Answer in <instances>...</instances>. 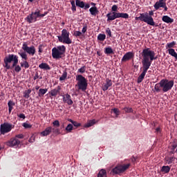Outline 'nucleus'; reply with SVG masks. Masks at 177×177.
Masks as SVG:
<instances>
[{
    "mask_svg": "<svg viewBox=\"0 0 177 177\" xmlns=\"http://www.w3.org/2000/svg\"><path fill=\"white\" fill-rule=\"evenodd\" d=\"M175 159L176 158L174 157H167V158H165L164 160L166 161L167 165H171V164H172V162H174Z\"/></svg>",
    "mask_w": 177,
    "mask_h": 177,
    "instance_id": "nucleus-29",
    "label": "nucleus"
},
{
    "mask_svg": "<svg viewBox=\"0 0 177 177\" xmlns=\"http://www.w3.org/2000/svg\"><path fill=\"white\" fill-rule=\"evenodd\" d=\"M173 86H174V80L162 79L160 80L159 83H157L153 86V92L160 93V91H162V93H167L169 91L172 89Z\"/></svg>",
    "mask_w": 177,
    "mask_h": 177,
    "instance_id": "nucleus-3",
    "label": "nucleus"
},
{
    "mask_svg": "<svg viewBox=\"0 0 177 177\" xmlns=\"http://www.w3.org/2000/svg\"><path fill=\"white\" fill-rule=\"evenodd\" d=\"M50 133H52V131H50V127H48L46 128V129L44 130V131L40 132V136L46 137L49 136Z\"/></svg>",
    "mask_w": 177,
    "mask_h": 177,
    "instance_id": "nucleus-17",
    "label": "nucleus"
},
{
    "mask_svg": "<svg viewBox=\"0 0 177 177\" xmlns=\"http://www.w3.org/2000/svg\"><path fill=\"white\" fill-rule=\"evenodd\" d=\"M60 93H61V86H57V87H55V88L50 90V92H49V94L50 95V96L55 97V96H57Z\"/></svg>",
    "mask_w": 177,
    "mask_h": 177,
    "instance_id": "nucleus-13",
    "label": "nucleus"
},
{
    "mask_svg": "<svg viewBox=\"0 0 177 177\" xmlns=\"http://www.w3.org/2000/svg\"><path fill=\"white\" fill-rule=\"evenodd\" d=\"M17 117H19V118L25 120V115L24 113L17 114Z\"/></svg>",
    "mask_w": 177,
    "mask_h": 177,
    "instance_id": "nucleus-48",
    "label": "nucleus"
},
{
    "mask_svg": "<svg viewBox=\"0 0 177 177\" xmlns=\"http://www.w3.org/2000/svg\"><path fill=\"white\" fill-rule=\"evenodd\" d=\"M106 18H108L106 19V21H108L115 20V17L114 15V12H111L106 14Z\"/></svg>",
    "mask_w": 177,
    "mask_h": 177,
    "instance_id": "nucleus-24",
    "label": "nucleus"
},
{
    "mask_svg": "<svg viewBox=\"0 0 177 177\" xmlns=\"http://www.w3.org/2000/svg\"><path fill=\"white\" fill-rule=\"evenodd\" d=\"M32 14H33V17H36V21H37V19L38 17H39V10H36L35 12H32Z\"/></svg>",
    "mask_w": 177,
    "mask_h": 177,
    "instance_id": "nucleus-42",
    "label": "nucleus"
},
{
    "mask_svg": "<svg viewBox=\"0 0 177 177\" xmlns=\"http://www.w3.org/2000/svg\"><path fill=\"white\" fill-rule=\"evenodd\" d=\"M23 127L25 129H30V128H32V125L28 124L27 123H24Z\"/></svg>",
    "mask_w": 177,
    "mask_h": 177,
    "instance_id": "nucleus-49",
    "label": "nucleus"
},
{
    "mask_svg": "<svg viewBox=\"0 0 177 177\" xmlns=\"http://www.w3.org/2000/svg\"><path fill=\"white\" fill-rule=\"evenodd\" d=\"M47 93V88H40L39 89V92L37 93L39 97H44V95H46Z\"/></svg>",
    "mask_w": 177,
    "mask_h": 177,
    "instance_id": "nucleus-27",
    "label": "nucleus"
},
{
    "mask_svg": "<svg viewBox=\"0 0 177 177\" xmlns=\"http://www.w3.org/2000/svg\"><path fill=\"white\" fill-rule=\"evenodd\" d=\"M167 52L169 53V55L174 57V59H176V60L177 61V53H176V51H174V49L173 48L167 49Z\"/></svg>",
    "mask_w": 177,
    "mask_h": 177,
    "instance_id": "nucleus-26",
    "label": "nucleus"
},
{
    "mask_svg": "<svg viewBox=\"0 0 177 177\" xmlns=\"http://www.w3.org/2000/svg\"><path fill=\"white\" fill-rule=\"evenodd\" d=\"M50 132H53V133L54 134H61V131H59V129L55 127H50Z\"/></svg>",
    "mask_w": 177,
    "mask_h": 177,
    "instance_id": "nucleus-34",
    "label": "nucleus"
},
{
    "mask_svg": "<svg viewBox=\"0 0 177 177\" xmlns=\"http://www.w3.org/2000/svg\"><path fill=\"white\" fill-rule=\"evenodd\" d=\"M84 8L85 10L89 8H90V4L89 3H86L85 4V3H84Z\"/></svg>",
    "mask_w": 177,
    "mask_h": 177,
    "instance_id": "nucleus-57",
    "label": "nucleus"
},
{
    "mask_svg": "<svg viewBox=\"0 0 177 177\" xmlns=\"http://www.w3.org/2000/svg\"><path fill=\"white\" fill-rule=\"evenodd\" d=\"M89 11L91 14L94 16H95L99 12L96 6L91 8Z\"/></svg>",
    "mask_w": 177,
    "mask_h": 177,
    "instance_id": "nucleus-28",
    "label": "nucleus"
},
{
    "mask_svg": "<svg viewBox=\"0 0 177 177\" xmlns=\"http://www.w3.org/2000/svg\"><path fill=\"white\" fill-rule=\"evenodd\" d=\"M30 93H32L30 89L25 91V92H24V97H25V99H28V97H30Z\"/></svg>",
    "mask_w": 177,
    "mask_h": 177,
    "instance_id": "nucleus-32",
    "label": "nucleus"
},
{
    "mask_svg": "<svg viewBox=\"0 0 177 177\" xmlns=\"http://www.w3.org/2000/svg\"><path fill=\"white\" fill-rule=\"evenodd\" d=\"M115 19L120 18V12H113Z\"/></svg>",
    "mask_w": 177,
    "mask_h": 177,
    "instance_id": "nucleus-51",
    "label": "nucleus"
},
{
    "mask_svg": "<svg viewBox=\"0 0 177 177\" xmlns=\"http://www.w3.org/2000/svg\"><path fill=\"white\" fill-rule=\"evenodd\" d=\"M174 48V45H167L166 46V49Z\"/></svg>",
    "mask_w": 177,
    "mask_h": 177,
    "instance_id": "nucleus-60",
    "label": "nucleus"
},
{
    "mask_svg": "<svg viewBox=\"0 0 177 177\" xmlns=\"http://www.w3.org/2000/svg\"><path fill=\"white\" fill-rule=\"evenodd\" d=\"M104 53H105V55H114L115 53L113 51V49L111 47H106L105 49H104Z\"/></svg>",
    "mask_w": 177,
    "mask_h": 177,
    "instance_id": "nucleus-22",
    "label": "nucleus"
},
{
    "mask_svg": "<svg viewBox=\"0 0 177 177\" xmlns=\"http://www.w3.org/2000/svg\"><path fill=\"white\" fill-rule=\"evenodd\" d=\"M162 8H164V11H167V10H168V8L167 7L166 3H165L164 6H162Z\"/></svg>",
    "mask_w": 177,
    "mask_h": 177,
    "instance_id": "nucleus-61",
    "label": "nucleus"
},
{
    "mask_svg": "<svg viewBox=\"0 0 177 177\" xmlns=\"http://www.w3.org/2000/svg\"><path fill=\"white\" fill-rule=\"evenodd\" d=\"M129 167H130V163L123 165H118L111 169V174H113V175H118L120 174L125 172L127 169H129Z\"/></svg>",
    "mask_w": 177,
    "mask_h": 177,
    "instance_id": "nucleus-8",
    "label": "nucleus"
},
{
    "mask_svg": "<svg viewBox=\"0 0 177 177\" xmlns=\"http://www.w3.org/2000/svg\"><path fill=\"white\" fill-rule=\"evenodd\" d=\"M47 14H48V12H45L44 14H40V11H39V17H44Z\"/></svg>",
    "mask_w": 177,
    "mask_h": 177,
    "instance_id": "nucleus-58",
    "label": "nucleus"
},
{
    "mask_svg": "<svg viewBox=\"0 0 177 177\" xmlns=\"http://www.w3.org/2000/svg\"><path fill=\"white\" fill-rule=\"evenodd\" d=\"M86 72V66H82L81 68L77 69V73L81 74L84 73Z\"/></svg>",
    "mask_w": 177,
    "mask_h": 177,
    "instance_id": "nucleus-41",
    "label": "nucleus"
},
{
    "mask_svg": "<svg viewBox=\"0 0 177 177\" xmlns=\"http://www.w3.org/2000/svg\"><path fill=\"white\" fill-rule=\"evenodd\" d=\"M66 53V47L64 46H59L53 48V59H59L62 58Z\"/></svg>",
    "mask_w": 177,
    "mask_h": 177,
    "instance_id": "nucleus-6",
    "label": "nucleus"
},
{
    "mask_svg": "<svg viewBox=\"0 0 177 177\" xmlns=\"http://www.w3.org/2000/svg\"><path fill=\"white\" fill-rule=\"evenodd\" d=\"M87 30H88L87 26H84L83 27V28H82V32H83V34H85V32H86Z\"/></svg>",
    "mask_w": 177,
    "mask_h": 177,
    "instance_id": "nucleus-54",
    "label": "nucleus"
},
{
    "mask_svg": "<svg viewBox=\"0 0 177 177\" xmlns=\"http://www.w3.org/2000/svg\"><path fill=\"white\" fill-rule=\"evenodd\" d=\"M71 10H73V12H75L77 10H76V6H72Z\"/></svg>",
    "mask_w": 177,
    "mask_h": 177,
    "instance_id": "nucleus-59",
    "label": "nucleus"
},
{
    "mask_svg": "<svg viewBox=\"0 0 177 177\" xmlns=\"http://www.w3.org/2000/svg\"><path fill=\"white\" fill-rule=\"evenodd\" d=\"M19 66L27 69L30 66V65H28V62L27 61H24V62H20V65H19Z\"/></svg>",
    "mask_w": 177,
    "mask_h": 177,
    "instance_id": "nucleus-30",
    "label": "nucleus"
},
{
    "mask_svg": "<svg viewBox=\"0 0 177 177\" xmlns=\"http://www.w3.org/2000/svg\"><path fill=\"white\" fill-rule=\"evenodd\" d=\"M176 149H177V145L176 144H173V145H171V150L174 151Z\"/></svg>",
    "mask_w": 177,
    "mask_h": 177,
    "instance_id": "nucleus-53",
    "label": "nucleus"
},
{
    "mask_svg": "<svg viewBox=\"0 0 177 177\" xmlns=\"http://www.w3.org/2000/svg\"><path fill=\"white\" fill-rule=\"evenodd\" d=\"M26 20L27 22H28L30 24L31 23L37 21L36 17H34L33 12H32L30 15H28V17L26 18Z\"/></svg>",
    "mask_w": 177,
    "mask_h": 177,
    "instance_id": "nucleus-16",
    "label": "nucleus"
},
{
    "mask_svg": "<svg viewBox=\"0 0 177 177\" xmlns=\"http://www.w3.org/2000/svg\"><path fill=\"white\" fill-rule=\"evenodd\" d=\"M39 68L44 70V71H50V66H49V64H47L46 63H41L39 64Z\"/></svg>",
    "mask_w": 177,
    "mask_h": 177,
    "instance_id": "nucleus-20",
    "label": "nucleus"
},
{
    "mask_svg": "<svg viewBox=\"0 0 177 177\" xmlns=\"http://www.w3.org/2000/svg\"><path fill=\"white\" fill-rule=\"evenodd\" d=\"M95 124H96L95 120H88V122L84 124V128L91 127L93 125H95Z\"/></svg>",
    "mask_w": 177,
    "mask_h": 177,
    "instance_id": "nucleus-23",
    "label": "nucleus"
},
{
    "mask_svg": "<svg viewBox=\"0 0 177 177\" xmlns=\"http://www.w3.org/2000/svg\"><path fill=\"white\" fill-rule=\"evenodd\" d=\"M59 41L62 44H66L69 45L71 44L72 40L69 37V32L66 29H63L62 31V35L58 37Z\"/></svg>",
    "mask_w": 177,
    "mask_h": 177,
    "instance_id": "nucleus-7",
    "label": "nucleus"
},
{
    "mask_svg": "<svg viewBox=\"0 0 177 177\" xmlns=\"http://www.w3.org/2000/svg\"><path fill=\"white\" fill-rule=\"evenodd\" d=\"M28 142H30V143L34 142V139H32V138L28 139Z\"/></svg>",
    "mask_w": 177,
    "mask_h": 177,
    "instance_id": "nucleus-64",
    "label": "nucleus"
},
{
    "mask_svg": "<svg viewBox=\"0 0 177 177\" xmlns=\"http://www.w3.org/2000/svg\"><path fill=\"white\" fill-rule=\"evenodd\" d=\"M67 77V72L64 71L62 73V75H61L60 77H59V81H64L66 80V78Z\"/></svg>",
    "mask_w": 177,
    "mask_h": 177,
    "instance_id": "nucleus-36",
    "label": "nucleus"
},
{
    "mask_svg": "<svg viewBox=\"0 0 177 177\" xmlns=\"http://www.w3.org/2000/svg\"><path fill=\"white\" fill-rule=\"evenodd\" d=\"M75 4L77 6L84 8V2L80 0H75Z\"/></svg>",
    "mask_w": 177,
    "mask_h": 177,
    "instance_id": "nucleus-31",
    "label": "nucleus"
},
{
    "mask_svg": "<svg viewBox=\"0 0 177 177\" xmlns=\"http://www.w3.org/2000/svg\"><path fill=\"white\" fill-rule=\"evenodd\" d=\"M19 55L24 60L27 61V54H25V53H19Z\"/></svg>",
    "mask_w": 177,
    "mask_h": 177,
    "instance_id": "nucleus-40",
    "label": "nucleus"
},
{
    "mask_svg": "<svg viewBox=\"0 0 177 177\" xmlns=\"http://www.w3.org/2000/svg\"><path fill=\"white\" fill-rule=\"evenodd\" d=\"M62 124L59 123V120H54L53 122V126L55 127H59V126H61Z\"/></svg>",
    "mask_w": 177,
    "mask_h": 177,
    "instance_id": "nucleus-43",
    "label": "nucleus"
},
{
    "mask_svg": "<svg viewBox=\"0 0 177 177\" xmlns=\"http://www.w3.org/2000/svg\"><path fill=\"white\" fill-rule=\"evenodd\" d=\"M8 114L12 113V111L13 110V106H15V102L13 101L10 100L8 103Z\"/></svg>",
    "mask_w": 177,
    "mask_h": 177,
    "instance_id": "nucleus-25",
    "label": "nucleus"
},
{
    "mask_svg": "<svg viewBox=\"0 0 177 177\" xmlns=\"http://www.w3.org/2000/svg\"><path fill=\"white\" fill-rule=\"evenodd\" d=\"M12 129H13V125H12V124L6 122L1 124H0V134L5 135L8 133L12 131Z\"/></svg>",
    "mask_w": 177,
    "mask_h": 177,
    "instance_id": "nucleus-9",
    "label": "nucleus"
},
{
    "mask_svg": "<svg viewBox=\"0 0 177 177\" xmlns=\"http://www.w3.org/2000/svg\"><path fill=\"white\" fill-rule=\"evenodd\" d=\"M156 53L150 50V48H145L142 50V73L137 77V83H141L144 80L145 74L152 64V61L156 60Z\"/></svg>",
    "mask_w": 177,
    "mask_h": 177,
    "instance_id": "nucleus-1",
    "label": "nucleus"
},
{
    "mask_svg": "<svg viewBox=\"0 0 177 177\" xmlns=\"http://www.w3.org/2000/svg\"><path fill=\"white\" fill-rule=\"evenodd\" d=\"M133 57V54L132 53H127V54H125L124 55H123V57H122V62H127L130 59H132V58Z\"/></svg>",
    "mask_w": 177,
    "mask_h": 177,
    "instance_id": "nucleus-15",
    "label": "nucleus"
},
{
    "mask_svg": "<svg viewBox=\"0 0 177 177\" xmlns=\"http://www.w3.org/2000/svg\"><path fill=\"white\" fill-rule=\"evenodd\" d=\"M136 160H137V158H135L134 156H132V158H130V161H131V162H132V163H134V162H135V161H136Z\"/></svg>",
    "mask_w": 177,
    "mask_h": 177,
    "instance_id": "nucleus-56",
    "label": "nucleus"
},
{
    "mask_svg": "<svg viewBox=\"0 0 177 177\" xmlns=\"http://www.w3.org/2000/svg\"><path fill=\"white\" fill-rule=\"evenodd\" d=\"M65 131L66 132L71 133V131H73V125L68 124V126L66 127Z\"/></svg>",
    "mask_w": 177,
    "mask_h": 177,
    "instance_id": "nucleus-37",
    "label": "nucleus"
},
{
    "mask_svg": "<svg viewBox=\"0 0 177 177\" xmlns=\"http://www.w3.org/2000/svg\"><path fill=\"white\" fill-rule=\"evenodd\" d=\"M111 86V80L106 79L105 85H103L102 87V89L103 91H106L108 90V88H110Z\"/></svg>",
    "mask_w": 177,
    "mask_h": 177,
    "instance_id": "nucleus-18",
    "label": "nucleus"
},
{
    "mask_svg": "<svg viewBox=\"0 0 177 177\" xmlns=\"http://www.w3.org/2000/svg\"><path fill=\"white\" fill-rule=\"evenodd\" d=\"M153 15V12L152 10L148 12L140 13V17H136V21L140 20L147 23L149 26H155V21L153 18L151 17Z\"/></svg>",
    "mask_w": 177,
    "mask_h": 177,
    "instance_id": "nucleus-4",
    "label": "nucleus"
},
{
    "mask_svg": "<svg viewBox=\"0 0 177 177\" xmlns=\"http://www.w3.org/2000/svg\"><path fill=\"white\" fill-rule=\"evenodd\" d=\"M68 122H71V123H76V122H77L74 121V120H71V119H68Z\"/></svg>",
    "mask_w": 177,
    "mask_h": 177,
    "instance_id": "nucleus-62",
    "label": "nucleus"
},
{
    "mask_svg": "<svg viewBox=\"0 0 177 177\" xmlns=\"http://www.w3.org/2000/svg\"><path fill=\"white\" fill-rule=\"evenodd\" d=\"M98 177H106V170H100V172H98Z\"/></svg>",
    "mask_w": 177,
    "mask_h": 177,
    "instance_id": "nucleus-33",
    "label": "nucleus"
},
{
    "mask_svg": "<svg viewBox=\"0 0 177 177\" xmlns=\"http://www.w3.org/2000/svg\"><path fill=\"white\" fill-rule=\"evenodd\" d=\"M99 41H104L106 39V35L104 34H100L97 37Z\"/></svg>",
    "mask_w": 177,
    "mask_h": 177,
    "instance_id": "nucleus-38",
    "label": "nucleus"
},
{
    "mask_svg": "<svg viewBox=\"0 0 177 177\" xmlns=\"http://www.w3.org/2000/svg\"><path fill=\"white\" fill-rule=\"evenodd\" d=\"M71 3L73 6H75L76 2L74 0L71 1Z\"/></svg>",
    "mask_w": 177,
    "mask_h": 177,
    "instance_id": "nucleus-63",
    "label": "nucleus"
},
{
    "mask_svg": "<svg viewBox=\"0 0 177 177\" xmlns=\"http://www.w3.org/2000/svg\"><path fill=\"white\" fill-rule=\"evenodd\" d=\"M123 111H125L126 113H133V109L129 107H124L122 109Z\"/></svg>",
    "mask_w": 177,
    "mask_h": 177,
    "instance_id": "nucleus-35",
    "label": "nucleus"
},
{
    "mask_svg": "<svg viewBox=\"0 0 177 177\" xmlns=\"http://www.w3.org/2000/svg\"><path fill=\"white\" fill-rule=\"evenodd\" d=\"M111 111H113L115 115L118 116L120 115V111H118V109L114 108L113 109H111Z\"/></svg>",
    "mask_w": 177,
    "mask_h": 177,
    "instance_id": "nucleus-44",
    "label": "nucleus"
},
{
    "mask_svg": "<svg viewBox=\"0 0 177 177\" xmlns=\"http://www.w3.org/2000/svg\"><path fill=\"white\" fill-rule=\"evenodd\" d=\"M122 17L123 19H128L129 17V14L120 12V18Z\"/></svg>",
    "mask_w": 177,
    "mask_h": 177,
    "instance_id": "nucleus-39",
    "label": "nucleus"
},
{
    "mask_svg": "<svg viewBox=\"0 0 177 177\" xmlns=\"http://www.w3.org/2000/svg\"><path fill=\"white\" fill-rule=\"evenodd\" d=\"M162 21L165 22V23L169 24V23H173L174 21V19L171 18V17H169L167 15H164L162 17Z\"/></svg>",
    "mask_w": 177,
    "mask_h": 177,
    "instance_id": "nucleus-19",
    "label": "nucleus"
},
{
    "mask_svg": "<svg viewBox=\"0 0 177 177\" xmlns=\"http://www.w3.org/2000/svg\"><path fill=\"white\" fill-rule=\"evenodd\" d=\"M15 139H24V134H17L15 137L12 138Z\"/></svg>",
    "mask_w": 177,
    "mask_h": 177,
    "instance_id": "nucleus-46",
    "label": "nucleus"
},
{
    "mask_svg": "<svg viewBox=\"0 0 177 177\" xmlns=\"http://www.w3.org/2000/svg\"><path fill=\"white\" fill-rule=\"evenodd\" d=\"M22 49L27 54L34 56L35 55V48L34 46L28 47L27 45H24Z\"/></svg>",
    "mask_w": 177,
    "mask_h": 177,
    "instance_id": "nucleus-11",
    "label": "nucleus"
},
{
    "mask_svg": "<svg viewBox=\"0 0 177 177\" xmlns=\"http://www.w3.org/2000/svg\"><path fill=\"white\" fill-rule=\"evenodd\" d=\"M161 132L160 128L157 127L156 128V134H160Z\"/></svg>",
    "mask_w": 177,
    "mask_h": 177,
    "instance_id": "nucleus-55",
    "label": "nucleus"
},
{
    "mask_svg": "<svg viewBox=\"0 0 177 177\" xmlns=\"http://www.w3.org/2000/svg\"><path fill=\"white\" fill-rule=\"evenodd\" d=\"M76 81H77V83L76 84L77 90L85 92L86 89L88 88V81L86 80V78L82 75H77V76H76Z\"/></svg>",
    "mask_w": 177,
    "mask_h": 177,
    "instance_id": "nucleus-5",
    "label": "nucleus"
},
{
    "mask_svg": "<svg viewBox=\"0 0 177 177\" xmlns=\"http://www.w3.org/2000/svg\"><path fill=\"white\" fill-rule=\"evenodd\" d=\"M5 145H7L9 147H18V145H20V140H18V139L12 138H10L7 142H5Z\"/></svg>",
    "mask_w": 177,
    "mask_h": 177,
    "instance_id": "nucleus-10",
    "label": "nucleus"
},
{
    "mask_svg": "<svg viewBox=\"0 0 177 177\" xmlns=\"http://www.w3.org/2000/svg\"><path fill=\"white\" fill-rule=\"evenodd\" d=\"M3 62L5 63V68L7 70H12L14 68L15 73H20L21 71V66H18V56L13 54H10L5 57L3 59Z\"/></svg>",
    "mask_w": 177,
    "mask_h": 177,
    "instance_id": "nucleus-2",
    "label": "nucleus"
},
{
    "mask_svg": "<svg viewBox=\"0 0 177 177\" xmlns=\"http://www.w3.org/2000/svg\"><path fill=\"white\" fill-rule=\"evenodd\" d=\"M106 35H108V37H111L112 35H111V30L109 28H106Z\"/></svg>",
    "mask_w": 177,
    "mask_h": 177,
    "instance_id": "nucleus-45",
    "label": "nucleus"
},
{
    "mask_svg": "<svg viewBox=\"0 0 177 177\" xmlns=\"http://www.w3.org/2000/svg\"><path fill=\"white\" fill-rule=\"evenodd\" d=\"M165 3V0H159L158 1L155 3V4L153 5V8L156 10H158L160 8L164 7Z\"/></svg>",
    "mask_w": 177,
    "mask_h": 177,
    "instance_id": "nucleus-14",
    "label": "nucleus"
},
{
    "mask_svg": "<svg viewBox=\"0 0 177 177\" xmlns=\"http://www.w3.org/2000/svg\"><path fill=\"white\" fill-rule=\"evenodd\" d=\"M62 102L68 104V106L73 105V100H71V95H69V94L66 93L64 95H62Z\"/></svg>",
    "mask_w": 177,
    "mask_h": 177,
    "instance_id": "nucleus-12",
    "label": "nucleus"
},
{
    "mask_svg": "<svg viewBox=\"0 0 177 177\" xmlns=\"http://www.w3.org/2000/svg\"><path fill=\"white\" fill-rule=\"evenodd\" d=\"M82 32L80 31H75L74 32L75 37H80L82 35Z\"/></svg>",
    "mask_w": 177,
    "mask_h": 177,
    "instance_id": "nucleus-50",
    "label": "nucleus"
},
{
    "mask_svg": "<svg viewBox=\"0 0 177 177\" xmlns=\"http://www.w3.org/2000/svg\"><path fill=\"white\" fill-rule=\"evenodd\" d=\"M71 125L73 127H75L76 128L77 127H81V123H78V122H71Z\"/></svg>",
    "mask_w": 177,
    "mask_h": 177,
    "instance_id": "nucleus-47",
    "label": "nucleus"
},
{
    "mask_svg": "<svg viewBox=\"0 0 177 177\" xmlns=\"http://www.w3.org/2000/svg\"><path fill=\"white\" fill-rule=\"evenodd\" d=\"M118 7L117 5L112 6V11L117 12L118 11Z\"/></svg>",
    "mask_w": 177,
    "mask_h": 177,
    "instance_id": "nucleus-52",
    "label": "nucleus"
},
{
    "mask_svg": "<svg viewBox=\"0 0 177 177\" xmlns=\"http://www.w3.org/2000/svg\"><path fill=\"white\" fill-rule=\"evenodd\" d=\"M171 171V167L169 166H162V167H160V172H162L164 174H169V171Z\"/></svg>",
    "mask_w": 177,
    "mask_h": 177,
    "instance_id": "nucleus-21",
    "label": "nucleus"
}]
</instances>
